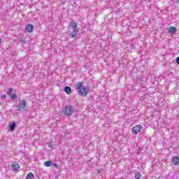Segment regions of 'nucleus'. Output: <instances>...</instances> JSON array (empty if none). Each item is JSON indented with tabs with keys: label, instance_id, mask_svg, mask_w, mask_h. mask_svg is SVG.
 <instances>
[{
	"label": "nucleus",
	"instance_id": "obj_1",
	"mask_svg": "<svg viewBox=\"0 0 179 179\" xmlns=\"http://www.w3.org/2000/svg\"><path fill=\"white\" fill-rule=\"evenodd\" d=\"M76 89H77V92L79 96L83 97H86V96H87V93H89V89L83 86V83L82 82H78L76 84Z\"/></svg>",
	"mask_w": 179,
	"mask_h": 179
},
{
	"label": "nucleus",
	"instance_id": "obj_2",
	"mask_svg": "<svg viewBox=\"0 0 179 179\" xmlns=\"http://www.w3.org/2000/svg\"><path fill=\"white\" fill-rule=\"evenodd\" d=\"M62 111L64 117H71L75 113V106L71 105L66 106L62 109Z\"/></svg>",
	"mask_w": 179,
	"mask_h": 179
},
{
	"label": "nucleus",
	"instance_id": "obj_3",
	"mask_svg": "<svg viewBox=\"0 0 179 179\" xmlns=\"http://www.w3.org/2000/svg\"><path fill=\"white\" fill-rule=\"evenodd\" d=\"M71 26L73 31L69 34V37H71V38H75V37L78 36V33H79V29H78V24L75 21H72Z\"/></svg>",
	"mask_w": 179,
	"mask_h": 179
},
{
	"label": "nucleus",
	"instance_id": "obj_4",
	"mask_svg": "<svg viewBox=\"0 0 179 179\" xmlns=\"http://www.w3.org/2000/svg\"><path fill=\"white\" fill-rule=\"evenodd\" d=\"M26 100L22 99L19 101L18 104L15 106L17 111L20 113H24L26 111Z\"/></svg>",
	"mask_w": 179,
	"mask_h": 179
},
{
	"label": "nucleus",
	"instance_id": "obj_5",
	"mask_svg": "<svg viewBox=\"0 0 179 179\" xmlns=\"http://www.w3.org/2000/svg\"><path fill=\"white\" fill-rule=\"evenodd\" d=\"M7 94L10 97L11 100L17 99V94H16V92H13V88H9L7 91Z\"/></svg>",
	"mask_w": 179,
	"mask_h": 179
},
{
	"label": "nucleus",
	"instance_id": "obj_6",
	"mask_svg": "<svg viewBox=\"0 0 179 179\" xmlns=\"http://www.w3.org/2000/svg\"><path fill=\"white\" fill-rule=\"evenodd\" d=\"M142 128H143L142 125L141 124L136 125L132 128L131 132L132 134H139V132L142 131Z\"/></svg>",
	"mask_w": 179,
	"mask_h": 179
},
{
	"label": "nucleus",
	"instance_id": "obj_7",
	"mask_svg": "<svg viewBox=\"0 0 179 179\" xmlns=\"http://www.w3.org/2000/svg\"><path fill=\"white\" fill-rule=\"evenodd\" d=\"M34 30V25L31 24H28L25 27V31H27V33H31Z\"/></svg>",
	"mask_w": 179,
	"mask_h": 179
},
{
	"label": "nucleus",
	"instance_id": "obj_8",
	"mask_svg": "<svg viewBox=\"0 0 179 179\" xmlns=\"http://www.w3.org/2000/svg\"><path fill=\"white\" fill-rule=\"evenodd\" d=\"M11 169L14 171H17L20 169V165L17 162H14L11 165Z\"/></svg>",
	"mask_w": 179,
	"mask_h": 179
},
{
	"label": "nucleus",
	"instance_id": "obj_9",
	"mask_svg": "<svg viewBox=\"0 0 179 179\" xmlns=\"http://www.w3.org/2000/svg\"><path fill=\"white\" fill-rule=\"evenodd\" d=\"M172 166H178L179 164V157L175 156L171 159Z\"/></svg>",
	"mask_w": 179,
	"mask_h": 179
},
{
	"label": "nucleus",
	"instance_id": "obj_10",
	"mask_svg": "<svg viewBox=\"0 0 179 179\" xmlns=\"http://www.w3.org/2000/svg\"><path fill=\"white\" fill-rule=\"evenodd\" d=\"M8 127H9V131H10V132H13V131L16 129V122H10Z\"/></svg>",
	"mask_w": 179,
	"mask_h": 179
},
{
	"label": "nucleus",
	"instance_id": "obj_11",
	"mask_svg": "<svg viewBox=\"0 0 179 179\" xmlns=\"http://www.w3.org/2000/svg\"><path fill=\"white\" fill-rule=\"evenodd\" d=\"M64 92H65L66 94H71V93H72V89L71 88V87L66 86L64 88Z\"/></svg>",
	"mask_w": 179,
	"mask_h": 179
},
{
	"label": "nucleus",
	"instance_id": "obj_12",
	"mask_svg": "<svg viewBox=\"0 0 179 179\" xmlns=\"http://www.w3.org/2000/svg\"><path fill=\"white\" fill-rule=\"evenodd\" d=\"M176 31H177V29H176V27H171L169 30H168V33L169 34H174V33H176Z\"/></svg>",
	"mask_w": 179,
	"mask_h": 179
},
{
	"label": "nucleus",
	"instance_id": "obj_13",
	"mask_svg": "<svg viewBox=\"0 0 179 179\" xmlns=\"http://www.w3.org/2000/svg\"><path fill=\"white\" fill-rule=\"evenodd\" d=\"M44 166H45V167H51V166H52V161L50 160V161L45 162L44 163Z\"/></svg>",
	"mask_w": 179,
	"mask_h": 179
},
{
	"label": "nucleus",
	"instance_id": "obj_14",
	"mask_svg": "<svg viewBox=\"0 0 179 179\" xmlns=\"http://www.w3.org/2000/svg\"><path fill=\"white\" fill-rule=\"evenodd\" d=\"M26 179H34V175H33V173L29 172V173L27 175Z\"/></svg>",
	"mask_w": 179,
	"mask_h": 179
},
{
	"label": "nucleus",
	"instance_id": "obj_15",
	"mask_svg": "<svg viewBox=\"0 0 179 179\" xmlns=\"http://www.w3.org/2000/svg\"><path fill=\"white\" fill-rule=\"evenodd\" d=\"M135 82H136L137 83H141V82H142V77L141 76H137L135 78Z\"/></svg>",
	"mask_w": 179,
	"mask_h": 179
},
{
	"label": "nucleus",
	"instance_id": "obj_16",
	"mask_svg": "<svg viewBox=\"0 0 179 179\" xmlns=\"http://www.w3.org/2000/svg\"><path fill=\"white\" fill-rule=\"evenodd\" d=\"M141 175L140 173L137 172L135 173L134 178L141 179Z\"/></svg>",
	"mask_w": 179,
	"mask_h": 179
},
{
	"label": "nucleus",
	"instance_id": "obj_17",
	"mask_svg": "<svg viewBox=\"0 0 179 179\" xmlns=\"http://www.w3.org/2000/svg\"><path fill=\"white\" fill-rule=\"evenodd\" d=\"M1 99H6V94H1Z\"/></svg>",
	"mask_w": 179,
	"mask_h": 179
},
{
	"label": "nucleus",
	"instance_id": "obj_18",
	"mask_svg": "<svg viewBox=\"0 0 179 179\" xmlns=\"http://www.w3.org/2000/svg\"><path fill=\"white\" fill-rule=\"evenodd\" d=\"M48 146H49V148H50L51 149H52V148H54V145H53L52 143H48Z\"/></svg>",
	"mask_w": 179,
	"mask_h": 179
},
{
	"label": "nucleus",
	"instance_id": "obj_19",
	"mask_svg": "<svg viewBox=\"0 0 179 179\" xmlns=\"http://www.w3.org/2000/svg\"><path fill=\"white\" fill-rule=\"evenodd\" d=\"M52 166L53 167H55L56 169H58V164H55V163L52 164Z\"/></svg>",
	"mask_w": 179,
	"mask_h": 179
},
{
	"label": "nucleus",
	"instance_id": "obj_20",
	"mask_svg": "<svg viewBox=\"0 0 179 179\" xmlns=\"http://www.w3.org/2000/svg\"><path fill=\"white\" fill-rule=\"evenodd\" d=\"M176 62L179 65V57L176 59Z\"/></svg>",
	"mask_w": 179,
	"mask_h": 179
},
{
	"label": "nucleus",
	"instance_id": "obj_21",
	"mask_svg": "<svg viewBox=\"0 0 179 179\" xmlns=\"http://www.w3.org/2000/svg\"><path fill=\"white\" fill-rule=\"evenodd\" d=\"M102 171H103V169H98L97 173H98V174H100V173H101Z\"/></svg>",
	"mask_w": 179,
	"mask_h": 179
},
{
	"label": "nucleus",
	"instance_id": "obj_22",
	"mask_svg": "<svg viewBox=\"0 0 179 179\" xmlns=\"http://www.w3.org/2000/svg\"><path fill=\"white\" fill-rule=\"evenodd\" d=\"M21 42L22 43H25L24 40H21Z\"/></svg>",
	"mask_w": 179,
	"mask_h": 179
},
{
	"label": "nucleus",
	"instance_id": "obj_23",
	"mask_svg": "<svg viewBox=\"0 0 179 179\" xmlns=\"http://www.w3.org/2000/svg\"><path fill=\"white\" fill-rule=\"evenodd\" d=\"M107 2H111V0H108Z\"/></svg>",
	"mask_w": 179,
	"mask_h": 179
},
{
	"label": "nucleus",
	"instance_id": "obj_24",
	"mask_svg": "<svg viewBox=\"0 0 179 179\" xmlns=\"http://www.w3.org/2000/svg\"><path fill=\"white\" fill-rule=\"evenodd\" d=\"M0 44H1V38H0Z\"/></svg>",
	"mask_w": 179,
	"mask_h": 179
}]
</instances>
